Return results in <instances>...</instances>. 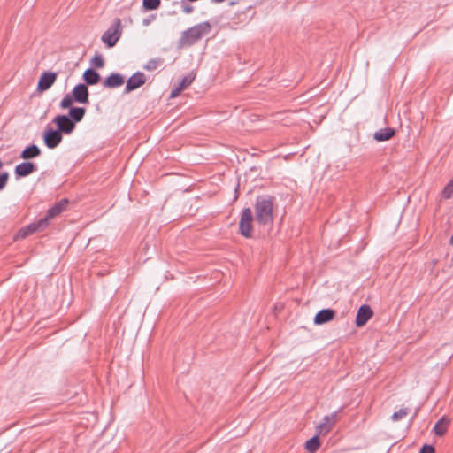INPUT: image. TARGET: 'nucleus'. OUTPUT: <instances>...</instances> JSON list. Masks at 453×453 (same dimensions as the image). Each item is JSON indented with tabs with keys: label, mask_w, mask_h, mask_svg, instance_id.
<instances>
[{
	"label": "nucleus",
	"mask_w": 453,
	"mask_h": 453,
	"mask_svg": "<svg viewBox=\"0 0 453 453\" xmlns=\"http://www.w3.org/2000/svg\"><path fill=\"white\" fill-rule=\"evenodd\" d=\"M357 311H372L369 305L363 304L358 308Z\"/></svg>",
	"instance_id": "nucleus-33"
},
{
	"label": "nucleus",
	"mask_w": 453,
	"mask_h": 453,
	"mask_svg": "<svg viewBox=\"0 0 453 453\" xmlns=\"http://www.w3.org/2000/svg\"><path fill=\"white\" fill-rule=\"evenodd\" d=\"M37 170L35 164L30 161H25L18 164L14 168V174L17 179L30 175Z\"/></svg>",
	"instance_id": "nucleus-10"
},
{
	"label": "nucleus",
	"mask_w": 453,
	"mask_h": 453,
	"mask_svg": "<svg viewBox=\"0 0 453 453\" xmlns=\"http://www.w3.org/2000/svg\"><path fill=\"white\" fill-rule=\"evenodd\" d=\"M449 242L451 245H453V234H452V236L450 237Z\"/></svg>",
	"instance_id": "nucleus-36"
},
{
	"label": "nucleus",
	"mask_w": 453,
	"mask_h": 453,
	"mask_svg": "<svg viewBox=\"0 0 453 453\" xmlns=\"http://www.w3.org/2000/svg\"><path fill=\"white\" fill-rule=\"evenodd\" d=\"M52 121L62 134H71L76 127L73 121L67 115L64 114L57 115Z\"/></svg>",
	"instance_id": "nucleus-5"
},
{
	"label": "nucleus",
	"mask_w": 453,
	"mask_h": 453,
	"mask_svg": "<svg viewBox=\"0 0 453 453\" xmlns=\"http://www.w3.org/2000/svg\"><path fill=\"white\" fill-rule=\"evenodd\" d=\"M420 453H435V449L432 445L425 444L420 449Z\"/></svg>",
	"instance_id": "nucleus-31"
},
{
	"label": "nucleus",
	"mask_w": 453,
	"mask_h": 453,
	"mask_svg": "<svg viewBox=\"0 0 453 453\" xmlns=\"http://www.w3.org/2000/svg\"><path fill=\"white\" fill-rule=\"evenodd\" d=\"M120 24V19H116L114 24L103 34L101 39L102 42L107 45V47L111 48L115 46L119 40L121 35L119 31Z\"/></svg>",
	"instance_id": "nucleus-3"
},
{
	"label": "nucleus",
	"mask_w": 453,
	"mask_h": 453,
	"mask_svg": "<svg viewBox=\"0 0 453 453\" xmlns=\"http://www.w3.org/2000/svg\"><path fill=\"white\" fill-rule=\"evenodd\" d=\"M91 65H94L96 68H102L104 65V58L101 55L96 54L92 59H91Z\"/></svg>",
	"instance_id": "nucleus-27"
},
{
	"label": "nucleus",
	"mask_w": 453,
	"mask_h": 453,
	"mask_svg": "<svg viewBox=\"0 0 453 453\" xmlns=\"http://www.w3.org/2000/svg\"><path fill=\"white\" fill-rule=\"evenodd\" d=\"M161 0H142V6L146 11H153L159 8Z\"/></svg>",
	"instance_id": "nucleus-24"
},
{
	"label": "nucleus",
	"mask_w": 453,
	"mask_h": 453,
	"mask_svg": "<svg viewBox=\"0 0 453 453\" xmlns=\"http://www.w3.org/2000/svg\"><path fill=\"white\" fill-rule=\"evenodd\" d=\"M195 76L192 73H188V75L183 77L182 80L180 82H178V84H176L174 88L172 89L170 97H177L181 93L182 90L187 88L193 82Z\"/></svg>",
	"instance_id": "nucleus-14"
},
{
	"label": "nucleus",
	"mask_w": 453,
	"mask_h": 453,
	"mask_svg": "<svg viewBox=\"0 0 453 453\" xmlns=\"http://www.w3.org/2000/svg\"><path fill=\"white\" fill-rule=\"evenodd\" d=\"M42 154L41 149L35 144L27 146L20 153V158L28 161L38 157Z\"/></svg>",
	"instance_id": "nucleus-15"
},
{
	"label": "nucleus",
	"mask_w": 453,
	"mask_h": 453,
	"mask_svg": "<svg viewBox=\"0 0 453 453\" xmlns=\"http://www.w3.org/2000/svg\"><path fill=\"white\" fill-rule=\"evenodd\" d=\"M229 4L230 5H234V4H236V2L232 1V2L229 3Z\"/></svg>",
	"instance_id": "nucleus-38"
},
{
	"label": "nucleus",
	"mask_w": 453,
	"mask_h": 453,
	"mask_svg": "<svg viewBox=\"0 0 453 453\" xmlns=\"http://www.w3.org/2000/svg\"><path fill=\"white\" fill-rule=\"evenodd\" d=\"M9 179V173L7 172H4L0 173V190L4 189L7 184Z\"/></svg>",
	"instance_id": "nucleus-30"
},
{
	"label": "nucleus",
	"mask_w": 453,
	"mask_h": 453,
	"mask_svg": "<svg viewBox=\"0 0 453 453\" xmlns=\"http://www.w3.org/2000/svg\"><path fill=\"white\" fill-rule=\"evenodd\" d=\"M182 10L185 13L189 14L194 11V7L190 4H184Z\"/></svg>",
	"instance_id": "nucleus-32"
},
{
	"label": "nucleus",
	"mask_w": 453,
	"mask_h": 453,
	"mask_svg": "<svg viewBox=\"0 0 453 453\" xmlns=\"http://www.w3.org/2000/svg\"><path fill=\"white\" fill-rule=\"evenodd\" d=\"M56 79V73L44 72L39 79L37 90L40 92L48 90L55 83Z\"/></svg>",
	"instance_id": "nucleus-11"
},
{
	"label": "nucleus",
	"mask_w": 453,
	"mask_h": 453,
	"mask_svg": "<svg viewBox=\"0 0 453 453\" xmlns=\"http://www.w3.org/2000/svg\"><path fill=\"white\" fill-rule=\"evenodd\" d=\"M453 196V180L444 188L443 196L445 198H450Z\"/></svg>",
	"instance_id": "nucleus-28"
},
{
	"label": "nucleus",
	"mask_w": 453,
	"mask_h": 453,
	"mask_svg": "<svg viewBox=\"0 0 453 453\" xmlns=\"http://www.w3.org/2000/svg\"><path fill=\"white\" fill-rule=\"evenodd\" d=\"M62 139V134L58 129L47 128L43 133V142L49 149L58 147Z\"/></svg>",
	"instance_id": "nucleus-6"
},
{
	"label": "nucleus",
	"mask_w": 453,
	"mask_h": 453,
	"mask_svg": "<svg viewBox=\"0 0 453 453\" xmlns=\"http://www.w3.org/2000/svg\"><path fill=\"white\" fill-rule=\"evenodd\" d=\"M146 82V76L142 72H136L127 81L125 93L128 94L144 85Z\"/></svg>",
	"instance_id": "nucleus-8"
},
{
	"label": "nucleus",
	"mask_w": 453,
	"mask_h": 453,
	"mask_svg": "<svg viewBox=\"0 0 453 453\" xmlns=\"http://www.w3.org/2000/svg\"><path fill=\"white\" fill-rule=\"evenodd\" d=\"M68 203L67 199H62L60 202L56 203L54 206L50 208L47 211L46 216L43 219H41L40 220H46L45 221V227L48 226L49 222L57 217L58 214H60L66 207Z\"/></svg>",
	"instance_id": "nucleus-12"
},
{
	"label": "nucleus",
	"mask_w": 453,
	"mask_h": 453,
	"mask_svg": "<svg viewBox=\"0 0 453 453\" xmlns=\"http://www.w3.org/2000/svg\"><path fill=\"white\" fill-rule=\"evenodd\" d=\"M320 446V441L317 435L309 439L305 443V449L309 453H315Z\"/></svg>",
	"instance_id": "nucleus-21"
},
{
	"label": "nucleus",
	"mask_w": 453,
	"mask_h": 453,
	"mask_svg": "<svg viewBox=\"0 0 453 453\" xmlns=\"http://www.w3.org/2000/svg\"><path fill=\"white\" fill-rule=\"evenodd\" d=\"M45 221L46 220H38L37 222L32 223V224L21 228L15 234L14 240L23 239L35 232L43 230L45 228Z\"/></svg>",
	"instance_id": "nucleus-7"
},
{
	"label": "nucleus",
	"mask_w": 453,
	"mask_h": 453,
	"mask_svg": "<svg viewBox=\"0 0 453 453\" xmlns=\"http://www.w3.org/2000/svg\"><path fill=\"white\" fill-rule=\"evenodd\" d=\"M158 64H159V60L151 59L144 65V69H146L148 71H153L158 66Z\"/></svg>",
	"instance_id": "nucleus-29"
},
{
	"label": "nucleus",
	"mask_w": 453,
	"mask_h": 453,
	"mask_svg": "<svg viewBox=\"0 0 453 453\" xmlns=\"http://www.w3.org/2000/svg\"><path fill=\"white\" fill-rule=\"evenodd\" d=\"M408 413H409L408 408H402L399 411H395L393 413V415L391 416V419L395 422L399 421V420L403 419V418H405L408 415Z\"/></svg>",
	"instance_id": "nucleus-25"
},
{
	"label": "nucleus",
	"mask_w": 453,
	"mask_h": 453,
	"mask_svg": "<svg viewBox=\"0 0 453 453\" xmlns=\"http://www.w3.org/2000/svg\"><path fill=\"white\" fill-rule=\"evenodd\" d=\"M125 82L124 77L119 73H111L104 81V86L109 88H114L121 86Z\"/></svg>",
	"instance_id": "nucleus-16"
},
{
	"label": "nucleus",
	"mask_w": 453,
	"mask_h": 453,
	"mask_svg": "<svg viewBox=\"0 0 453 453\" xmlns=\"http://www.w3.org/2000/svg\"><path fill=\"white\" fill-rule=\"evenodd\" d=\"M334 314L335 313H316L314 317V323L317 325H322L329 322L334 318Z\"/></svg>",
	"instance_id": "nucleus-22"
},
{
	"label": "nucleus",
	"mask_w": 453,
	"mask_h": 453,
	"mask_svg": "<svg viewBox=\"0 0 453 453\" xmlns=\"http://www.w3.org/2000/svg\"><path fill=\"white\" fill-rule=\"evenodd\" d=\"M252 220L253 216L250 208H244L239 222L240 234L244 237L249 238L251 236Z\"/></svg>",
	"instance_id": "nucleus-4"
},
{
	"label": "nucleus",
	"mask_w": 453,
	"mask_h": 453,
	"mask_svg": "<svg viewBox=\"0 0 453 453\" xmlns=\"http://www.w3.org/2000/svg\"><path fill=\"white\" fill-rule=\"evenodd\" d=\"M83 79L88 85H96L100 81L99 73L93 68L87 69L83 73Z\"/></svg>",
	"instance_id": "nucleus-18"
},
{
	"label": "nucleus",
	"mask_w": 453,
	"mask_h": 453,
	"mask_svg": "<svg viewBox=\"0 0 453 453\" xmlns=\"http://www.w3.org/2000/svg\"><path fill=\"white\" fill-rule=\"evenodd\" d=\"M337 413L338 412L335 411L328 416L324 417L323 422L316 427L319 434L325 435L331 431L337 421Z\"/></svg>",
	"instance_id": "nucleus-9"
},
{
	"label": "nucleus",
	"mask_w": 453,
	"mask_h": 453,
	"mask_svg": "<svg viewBox=\"0 0 453 453\" xmlns=\"http://www.w3.org/2000/svg\"><path fill=\"white\" fill-rule=\"evenodd\" d=\"M86 113V110L83 107H72L69 110V114L67 115L72 121H73L74 125L76 123L82 120Z\"/></svg>",
	"instance_id": "nucleus-19"
},
{
	"label": "nucleus",
	"mask_w": 453,
	"mask_h": 453,
	"mask_svg": "<svg viewBox=\"0 0 453 453\" xmlns=\"http://www.w3.org/2000/svg\"><path fill=\"white\" fill-rule=\"evenodd\" d=\"M3 165H4V163H3V162H2V160L0 159V170L2 169Z\"/></svg>",
	"instance_id": "nucleus-37"
},
{
	"label": "nucleus",
	"mask_w": 453,
	"mask_h": 453,
	"mask_svg": "<svg viewBox=\"0 0 453 453\" xmlns=\"http://www.w3.org/2000/svg\"><path fill=\"white\" fill-rule=\"evenodd\" d=\"M73 97H72L70 95H65L64 98L62 99L60 103V107L63 109L72 108Z\"/></svg>",
	"instance_id": "nucleus-26"
},
{
	"label": "nucleus",
	"mask_w": 453,
	"mask_h": 453,
	"mask_svg": "<svg viewBox=\"0 0 453 453\" xmlns=\"http://www.w3.org/2000/svg\"><path fill=\"white\" fill-rule=\"evenodd\" d=\"M211 30V26L208 21L199 23L185 30L179 40L180 46H192L208 35Z\"/></svg>",
	"instance_id": "nucleus-2"
},
{
	"label": "nucleus",
	"mask_w": 453,
	"mask_h": 453,
	"mask_svg": "<svg viewBox=\"0 0 453 453\" xmlns=\"http://www.w3.org/2000/svg\"><path fill=\"white\" fill-rule=\"evenodd\" d=\"M142 23H143V25L147 26V25L150 24V20L149 19H144Z\"/></svg>",
	"instance_id": "nucleus-35"
},
{
	"label": "nucleus",
	"mask_w": 453,
	"mask_h": 453,
	"mask_svg": "<svg viewBox=\"0 0 453 453\" xmlns=\"http://www.w3.org/2000/svg\"><path fill=\"white\" fill-rule=\"evenodd\" d=\"M395 133V131L394 128H382L374 133L373 138L378 142H385L391 139L394 136Z\"/></svg>",
	"instance_id": "nucleus-17"
},
{
	"label": "nucleus",
	"mask_w": 453,
	"mask_h": 453,
	"mask_svg": "<svg viewBox=\"0 0 453 453\" xmlns=\"http://www.w3.org/2000/svg\"><path fill=\"white\" fill-rule=\"evenodd\" d=\"M273 196H258L255 203V220L259 226L271 227L273 222Z\"/></svg>",
	"instance_id": "nucleus-1"
},
{
	"label": "nucleus",
	"mask_w": 453,
	"mask_h": 453,
	"mask_svg": "<svg viewBox=\"0 0 453 453\" xmlns=\"http://www.w3.org/2000/svg\"><path fill=\"white\" fill-rule=\"evenodd\" d=\"M449 425V419L445 416L441 417L434 425V432L438 436H442L447 432L448 426Z\"/></svg>",
	"instance_id": "nucleus-20"
},
{
	"label": "nucleus",
	"mask_w": 453,
	"mask_h": 453,
	"mask_svg": "<svg viewBox=\"0 0 453 453\" xmlns=\"http://www.w3.org/2000/svg\"><path fill=\"white\" fill-rule=\"evenodd\" d=\"M319 311L326 312V311H334L332 309H328V308H323V309H320Z\"/></svg>",
	"instance_id": "nucleus-34"
},
{
	"label": "nucleus",
	"mask_w": 453,
	"mask_h": 453,
	"mask_svg": "<svg viewBox=\"0 0 453 453\" xmlns=\"http://www.w3.org/2000/svg\"><path fill=\"white\" fill-rule=\"evenodd\" d=\"M88 88L83 84L76 85L73 89V100L80 104H88Z\"/></svg>",
	"instance_id": "nucleus-13"
},
{
	"label": "nucleus",
	"mask_w": 453,
	"mask_h": 453,
	"mask_svg": "<svg viewBox=\"0 0 453 453\" xmlns=\"http://www.w3.org/2000/svg\"><path fill=\"white\" fill-rule=\"evenodd\" d=\"M373 313H357L356 325L358 327L365 326L367 321L372 317Z\"/></svg>",
	"instance_id": "nucleus-23"
}]
</instances>
